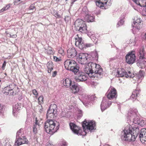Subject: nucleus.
I'll return each instance as SVG.
<instances>
[{"mask_svg":"<svg viewBox=\"0 0 146 146\" xmlns=\"http://www.w3.org/2000/svg\"><path fill=\"white\" fill-rule=\"evenodd\" d=\"M67 56L69 58H73L77 54V52L74 48H69L67 51Z\"/></svg>","mask_w":146,"mask_h":146,"instance_id":"a211bd4d","label":"nucleus"},{"mask_svg":"<svg viewBox=\"0 0 146 146\" xmlns=\"http://www.w3.org/2000/svg\"><path fill=\"white\" fill-rule=\"evenodd\" d=\"M144 5L143 7H145V9L143 10L142 11L143 15L146 16V0L145 1Z\"/></svg>","mask_w":146,"mask_h":146,"instance_id":"e433bc0d","label":"nucleus"},{"mask_svg":"<svg viewBox=\"0 0 146 146\" xmlns=\"http://www.w3.org/2000/svg\"><path fill=\"white\" fill-rule=\"evenodd\" d=\"M21 134L20 131H18L17 133V139L15 143L16 145H17L18 146L27 143V139L25 136L19 137L18 136Z\"/></svg>","mask_w":146,"mask_h":146,"instance_id":"9d476101","label":"nucleus"},{"mask_svg":"<svg viewBox=\"0 0 146 146\" xmlns=\"http://www.w3.org/2000/svg\"><path fill=\"white\" fill-rule=\"evenodd\" d=\"M58 53L62 56H64L65 54L64 51L61 47H60L59 48Z\"/></svg>","mask_w":146,"mask_h":146,"instance_id":"72a5a7b5","label":"nucleus"},{"mask_svg":"<svg viewBox=\"0 0 146 146\" xmlns=\"http://www.w3.org/2000/svg\"><path fill=\"white\" fill-rule=\"evenodd\" d=\"M141 131L139 135L140 140L142 143L145 144H146V129H141Z\"/></svg>","mask_w":146,"mask_h":146,"instance_id":"2eb2a0df","label":"nucleus"},{"mask_svg":"<svg viewBox=\"0 0 146 146\" xmlns=\"http://www.w3.org/2000/svg\"><path fill=\"white\" fill-rule=\"evenodd\" d=\"M49 108L50 110H52L53 111L56 113L57 111V105L56 104H51Z\"/></svg>","mask_w":146,"mask_h":146,"instance_id":"2f4dec72","label":"nucleus"},{"mask_svg":"<svg viewBox=\"0 0 146 146\" xmlns=\"http://www.w3.org/2000/svg\"><path fill=\"white\" fill-rule=\"evenodd\" d=\"M17 37V35H10V37L13 38H15Z\"/></svg>","mask_w":146,"mask_h":146,"instance_id":"603ef678","label":"nucleus"},{"mask_svg":"<svg viewBox=\"0 0 146 146\" xmlns=\"http://www.w3.org/2000/svg\"><path fill=\"white\" fill-rule=\"evenodd\" d=\"M74 27L76 31L81 32L83 33L87 32V25L84 21L81 19L77 20L75 22Z\"/></svg>","mask_w":146,"mask_h":146,"instance_id":"423d86ee","label":"nucleus"},{"mask_svg":"<svg viewBox=\"0 0 146 146\" xmlns=\"http://www.w3.org/2000/svg\"><path fill=\"white\" fill-rule=\"evenodd\" d=\"M18 88L16 85L14 84H11L3 89V92L6 95L10 94L14 95L16 94L18 90Z\"/></svg>","mask_w":146,"mask_h":146,"instance_id":"0eeeda50","label":"nucleus"},{"mask_svg":"<svg viewBox=\"0 0 146 146\" xmlns=\"http://www.w3.org/2000/svg\"><path fill=\"white\" fill-rule=\"evenodd\" d=\"M140 90L138 89H135L132 92V95L131 98L133 99L136 98L138 95L139 94L140 92Z\"/></svg>","mask_w":146,"mask_h":146,"instance_id":"a878e982","label":"nucleus"},{"mask_svg":"<svg viewBox=\"0 0 146 146\" xmlns=\"http://www.w3.org/2000/svg\"><path fill=\"white\" fill-rule=\"evenodd\" d=\"M63 86L68 88L72 84L71 80L68 78L62 81V82Z\"/></svg>","mask_w":146,"mask_h":146,"instance_id":"4be33fe9","label":"nucleus"},{"mask_svg":"<svg viewBox=\"0 0 146 146\" xmlns=\"http://www.w3.org/2000/svg\"><path fill=\"white\" fill-rule=\"evenodd\" d=\"M82 125L84 129L83 130L81 127L77 126L73 123H70L69 124L71 129L75 134L83 136L86 135V129L90 131L93 130L95 126V122L94 121L87 122L85 121L83 122Z\"/></svg>","mask_w":146,"mask_h":146,"instance_id":"f257e3e1","label":"nucleus"},{"mask_svg":"<svg viewBox=\"0 0 146 146\" xmlns=\"http://www.w3.org/2000/svg\"><path fill=\"white\" fill-rule=\"evenodd\" d=\"M46 146H54L53 145L51 144L50 143L48 144Z\"/></svg>","mask_w":146,"mask_h":146,"instance_id":"5fc2aeb1","label":"nucleus"},{"mask_svg":"<svg viewBox=\"0 0 146 146\" xmlns=\"http://www.w3.org/2000/svg\"><path fill=\"white\" fill-rule=\"evenodd\" d=\"M3 143V145L2 146H12V142L7 139H5Z\"/></svg>","mask_w":146,"mask_h":146,"instance_id":"c756f323","label":"nucleus"},{"mask_svg":"<svg viewBox=\"0 0 146 146\" xmlns=\"http://www.w3.org/2000/svg\"><path fill=\"white\" fill-rule=\"evenodd\" d=\"M67 18H68V17H66L65 19H64V20H65V21H66V19H67Z\"/></svg>","mask_w":146,"mask_h":146,"instance_id":"4d7b16f0","label":"nucleus"},{"mask_svg":"<svg viewBox=\"0 0 146 146\" xmlns=\"http://www.w3.org/2000/svg\"><path fill=\"white\" fill-rule=\"evenodd\" d=\"M32 92L33 94L35 96V97L37 98L38 94L37 91L35 89H34L32 90Z\"/></svg>","mask_w":146,"mask_h":146,"instance_id":"58836bf2","label":"nucleus"},{"mask_svg":"<svg viewBox=\"0 0 146 146\" xmlns=\"http://www.w3.org/2000/svg\"><path fill=\"white\" fill-rule=\"evenodd\" d=\"M54 60L56 62H59L61 60L60 58H59L56 56H53Z\"/></svg>","mask_w":146,"mask_h":146,"instance_id":"a19ab883","label":"nucleus"},{"mask_svg":"<svg viewBox=\"0 0 146 146\" xmlns=\"http://www.w3.org/2000/svg\"><path fill=\"white\" fill-rule=\"evenodd\" d=\"M91 67L92 68L94 79L98 80L100 79L102 76L103 72L100 66L95 63L92 62Z\"/></svg>","mask_w":146,"mask_h":146,"instance_id":"39448f33","label":"nucleus"},{"mask_svg":"<svg viewBox=\"0 0 146 146\" xmlns=\"http://www.w3.org/2000/svg\"><path fill=\"white\" fill-rule=\"evenodd\" d=\"M85 19L88 22H92L94 21V17L93 16L88 15L86 16Z\"/></svg>","mask_w":146,"mask_h":146,"instance_id":"c85d7f7f","label":"nucleus"},{"mask_svg":"<svg viewBox=\"0 0 146 146\" xmlns=\"http://www.w3.org/2000/svg\"><path fill=\"white\" fill-rule=\"evenodd\" d=\"M133 122L135 124L140 125L142 126L145 125L144 121L139 117L135 118L133 119Z\"/></svg>","mask_w":146,"mask_h":146,"instance_id":"5701e85b","label":"nucleus"},{"mask_svg":"<svg viewBox=\"0 0 146 146\" xmlns=\"http://www.w3.org/2000/svg\"><path fill=\"white\" fill-rule=\"evenodd\" d=\"M54 16L56 18H60L61 17L60 15L59 14L58 12H56V13L54 15Z\"/></svg>","mask_w":146,"mask_h":146,"instance_id":"c03bdc74","label":"nucleus"},{"mask_svg":"<svg viewBox=\"0 0 146 146\" xmlns=\"http://www.w3.org/2000/svg\"><path fill=\"white\" fill-rule=\"evenodd\" d=\"M126 72L124 69L123 68H118L116 74V76L117 77H123L124 76H125Z\"/></svg>","mask_w":146,"mask_h":146,"instance_id":"aec40b11","label":"nucleus"},{"mask_svg":"<svg viewBox=\"0 0 146 146\" xmlns=\"http://www.w3.org/2000/svg\"><path fill=\"white\" fill-rule=\"evenodd\" d=\"M125 61L128 64H133L136 60V56L134 51L129 52L125 56Z\"/></svg>","mask_w":146,"mask_h":146,"instance_id":"1a4fd4ad","label":"nucleus"},{"mask_svg":"<svg viewBox=\"0 0 146 146\" xmlns=\"http://www.w3.org/2000/svg\"><path fill=\"white\" fill-rule=\"evenodd\" d=\"M57 72L56 71H55L54 72L52 73V76L53 77H54L55 76H56V75L57 74Z\"/></svg>","mask_w":146,"mask_h":146,"instance_id":"8fccbe9b","label":"nucleus"},{"mask_svg":"<svg viewBox=\"0 0 146 146\" xmlns=\"http://www.w3.org/2000/svg\"><path fill=\"white\" fill-rule=\"evenodd\" d=\"M137 4L141 7H143L144 5L145 0H133Z\"/></svg>","mask_w":146,"mask_h":146,"instance_id":"bb28decb","label":"nucleus"},{"mask_svg":"<svg viewBox=\"0 0 146 146\" xmlns=\"http://www.w3.org/2000/svg\"><path fill=\"white\" fill-rule=\"evenodd\" d=\"M44 52L45 53L49 54H51L53 52L52 49H46L45 48V50Z\"/></svg>","mask_w":146,"mask_h":146,"instance_id":"c9c22d12","label":"nucleus"},{"mask_svg":"<svg viewBox=\"0 0 146 146\" xmlns=\"http://www.w3.org/2000/svg\"><path fill=\"white\" fill-rule=\"evenodd\" d=\"M21 108L20 106L18 103L16 104L13 107V112L16 113L19 111Z\"/></svg>","mask_w":146,"mask_h":146,"instance_id":"cd10ccee","label":"nucleus"},{"mask_svg":"<svg viewBox=\"0 0 146 146\" xmlns=\"http://www.w3.org/2000/svg\"><path fill=\"white\" fill-rule=\"evenodd\" d=\"M46 66L48 69V72L50 73L53 69V64L52 62H49L46 64Z\"/></svg>","mask_w":146,"mask_h":146,"instance_id":"393cba45","label":"nucleus"},{"mask_svg":"<svg viewBox=\"0 0 146 146\" xmlns=\"http://www.w3.org/2000/svg\"><path fill=\"white\" fill-rule=\"evenodd\" d=\"M77 0H72V3H73L77 1Z\"/></svg>","mask_w":146,"mask_h":146,"instance_id":"6e6d98bb","label":"nucleus"},{"mask_svg":"<svg viewBox=\"0 0 146 146\" xmlns=\"http://www.w3.org/2000/svg\"><path fill=\"white\" fill-rule=\"evenodd\" d=\"M35 4H33L31 5L29 8V10H33V9H35Z\"/></svg>","mask_w":146,"mask_h":146,"instance_id":"ea45409f","label":"nucleus"},{"mask_svg":"<svg viewBox=\"0 0 146 146\" xmlns=\"http://www.w3.org/2000/svg\"><path fill=\"white\" fill-rule=\"evenodd\" d=\"M88 55L84 53H81L77 58L78 62L81 64H85L88 63Z\"/></svg>","mask_w":146,"mask_h":146,"instance_id":"f8f14e48","label":"nucleus"},{"mask_svg":"<svg viewBox=\"0 0 146 146\" xmlns=\"http://www.w3.org/2000/svg\"><path fill=\"white\" fill-rule=\"evenodd\" d=\"M85 47L84 48H85L86 47H90L92 45L91 44H90V43L86 44H85Z\"/></svg>","mask_w":146,"mask_h":146,"instance_id":"49530a36","label":"nucleus"},{"mask_svg":"<svg viewBox=\"0 0 146 146\" xmlns=\"http://www.w3.org/2000/svg\"><path fill=\"white\" fill-rule=\"evenodd\" d=\"M75 44L81 49H84L85 47V44L83 42L82 38L79 36L78 35H76L75 37Z\"/></svg>","mask_w":146,"mask_h":146,"instance_id":"ddd939ff","label":"nucleus"},{"mask_svg":"<svg viewBox=\"0 0 146 146\" xmlns=\"http://www.w3.org/2000/svg\"><path fill=\"white\" fill-rule=\"evenodd\" d=\"M1 82V80H0V82Z\"/></svg>","mask_w":146,"mask_h":146,"instance_id":"bf43d9fd","label":"nucleus"},{"mask_svg":"<svg viewBox=\"0 0 146 146\" xmlns=\"http://www.w3.org/2000/svg\"><path fill=\"white\" fill-rule=\"evenodd\" d=\"M56 113V112L52 110H50L49 108L46 114L47 117L50 118H53Z\"/></svg>","mask_w":146,"mask_h":146,"instance_id":"b1692460","label":"nucleus"},{"mask_svg":"<svg viewBox=\"0 0 146 146\" xmlns=\"http://www.w3.org/2000/svg\"><path fill=\"white\" fill-rule=\"evenodd\" d=\"M35 125H36L37 126V125H38V126H39V123L38 122V120H37V118H36V122H35Z\"/></svg>","mask_w":146,"mask_h":146,"instance_id":"864d4df0","label":"nucleus"},{"mask_svg":"<svg viewBox=\"0 0 146 146\" xmlns=\"http://www.w3.org/2000/svg\"><path fill=\"white\" fill-rule=\"evenodd\" d=\"M142 38L143 40H145L146 41V33H143V34Z\"/></svg>","mask_w":146,"mask_h":146,"instance_id":"a18cd8bd","label":"nucleus"},{"mask_svg":"<svg viewBox=\"0 0 146 146\" xmlns=\"http://www.w3.org/2000/svg\"><path fill=\"white\" fill-rule=\"evenodd\" d=\"M131 73L130 71L128 72V73H127V72H126V74H125V77L127 78L128 77H131Z\"/></svg>","mask_w":146,"mask_h":146,"instance_id":"37998d69","label":"nucleus"},{"mask_svg":"<svg viewBox=\"0 0 146 146\" xmlns=\"http://www.w3.org/2000/svg\"><path fill=\"white\" fill-rule=\"evenodd\" d=\"M43 96L42 95H41L39 96V97L38 98V104H41L43 103Z\"/></svg>","mask_w":146,"mask_h":146,"instance_id":"f704fd0d","label":"nucleus"},{"mask_svg":"<svg viewBox=\"0 0 146 146\" xmlns=\"http://www.w3.org/2000/svg\"><path fill=\"white\" fill-rule=\"evenodd\" d=\"M92 64V62L88 63V66L84 68V71L85 73L88 74L92 79H94L92 68L91 67Z\"/></svg>","mask_w":146,"mask_h":146,"instance_id":"4468645a","label":"nucleus"},{"mask_svg":"<svg viewBox=\"0 0 146 146\" xmlns=\"http://www.w3.org/2000/svg\"><path fill=\"white\" fill-rule=\"evenodd\" d=\"M64 65L66 69L71 71L75 74L79 71V67L74 60L70 59L66 60L64 62Z\"/></svg>","mask_w":146,"mask_h":146,"instance_id":"20e7f679","label":"nucleus"},{"mask_svg":"<svg viewBox=\"0 0 146 146\" xmlns=\"http://www.w3.org/2000/svg\"><path fill=\"white\" fill-rule=\"evenodd\" d=\"M6 61H4L2 66V68L3 70L4 69V68L6 66Z\"/></svg>","mask_w":146,"mask_h":146,"instance_id":"de8ad7c7","label":"nucleus"},{"mask_svg":"<svg viewBox=\"0 0 146 146\" xmlns=\"http://www.w3.org/2000/svg\"><path fill=\"white\" fill-rule=\"evenodd\" d=\"M142 21V20H141L140 18H135L134 19V22L138 23L141 24V22Z\"/></svg>","mask_w":146,"mask_h":146,"instance_id":"4c0bfd02","label":"nucleus"},{"mask_svg":"<svg viewBox=\"0 0 146 146\" xmlns=\"http://www.w3.org/2000/svg\"><path fill=\"white\" fill-rule=\"evenodd\" d=\"M11 4H8L6 6L3 7L2 9L0 10V13L3 12L9 9L10 7Z\"/></svg>","mask_w":146,"mask_h":146,"instance_id":"7c9ffc66","label":"nucleus"},{"mask_svg":"<svg viewBox=\"0 0 146 146\" xmlns=\"http://www.w3.org/2000/svg\"><path fill=\"white\" fill-rule=\"evenodd\" d=\"M96 2V5L102 9H106L111 4V0H98Z\"/></svg>","mask_w":146,"mask_h":146,"instance_id":"6e6552de","label":"nucleus"},{"mask_svg":"<svg viewBox=\"0 0 146 146\" xmlns=\"http://www.w3.org/2000/svg\"><path fill=\"white\" fill-rule=\"evenodd\" d=\"M122 21H120L118 23L117 25V27H119L120 26V25H121L122 24H121V22Z\"/></svg>","mask_w":146,"mask_h":146,"instance_id":"3c124183","label":"nucleus"},{"mask_svg":"<svg viewBox=\"0 0 146 146\" xmlns=\"http://www.w3.org/2000/svg\"><path fill=\"white\" fill-rule=\"evenodd\" d=\"M76 80L78 82L86 81L87 79V77L82 72L78 73V76L76 77Z\"/></svg>","mask_w":146,"mask_h":146,"instance_id":"f3484780","label":"nucleus"},{"mask_svg":"<svg viewBox=\"0 0 146 146\" xmlns=\"http://www.w3.org/2000/svg\"><path fill=\"white\" fill-rule=\"evenodd\" d=\"M70 88L73 93L76 94L78 92L81 88L80 86L78 84H74L70 86Z\"/></svg>","mask_w":146,"mask_h":146,"instance_id":"6ab92c4d","label":"nucleus"},{"mask_svg":"<svg viewBox=\"0 0 146 146\" xmlns=\"http://www.w3.org/2000/svg\"><path fill=\"white\" fill-rule=\"evenodd\" d=\"M107 97L110 100L116 98L117 97V92L116 90L113 88H110L107 93Z\"/></svg>","mask_w":146,"mask_h":146,"instance_id":"9b49d317","label":"nucleus"},{"mask_svg":"<svg viewBox=\"0 0 146 146\" xmlns=\"http://www.w3.org/2000/svg\"><path fill=\"white\" fill-rule=\"evenodd\" d=\"M132 26L133 28H135L137 29H139L140 27V24L134 22L133 24H132Z\"/></svg>","mask_w":146,"mask_h":146,"instance_id":"473e14b6","label":"nucleus"},{"mask_svg":"<svg viewBox=\"0 0 146 146\" xmlns=\"http://www.w3.org/2000/svg\"><path fill=\"white\" fill-rule=\"evenodd\" d=\"M61 144V146H67V144L66 142L64 141L62 142Z\"/></svg>","mask_w":146,"mask_h":146,"instance_id":"09e8293b","label":"nucleus"},{"mask_svg":"<svg viewBox=\"0 0 146 146\" xmlns=\"http://www.w3.org/2000/svg\"><path fill=\"white\" fill-rule=\"evenodd\" d=\"M31 13H28L27 14H30Z\"/></svg>","mask_w":146,"mask_h":146,"instance_id":"13d9d810","label":"nucleus"},{"mask_svg":"<svg viewBox=\"0 0 146 146\" xmlns=\"http://www.w3.org/2000/svg\"><path fill=\"white\" fill-rule=\"evenodd\" d=\"M44 128L47 133L52 135L57 131L59 127L56 125L54 121L51 119H48L45 123Z\"/></svg>","mask_w":146,"mask_h":146,"instance_id":"7ed1b4c3","label":"nucleus"},{"mask_svg":"<svg viewBox=\"0 0 146 146\" xmlns=\"http://www.w3.org/2000/svg\"><path fill=\"white\" fill-rule=\"evenodd\" d=\"M111 105V102L106 99H104L102 101L101 108L102 111H104L110 107Z\"/></svg>","mask_w":146,"mask_h":146,"instance_id":"dca6fc26","label":"nucleus"},{"mask_svg":"<svg viewBox=\"0 0 146 146\" xmlns=\"http://www.w3.org/2000/svg\"><path fill=\"white\" fill-rule=\"evenodd\" d=\"M138 55L139 56V60H143L145 58L144 57L145 54V51L144 49L141 48H140L138 50Z\"/></svg>","mask_w":146,"mask_h":146,"instance_id":"412c9836","label":"nucleus"},{"mask_svg":"<svg viewBox=\"0 0 146 146\" xmlns=\"http://www.w3.org/2000/svg\"><path fill=\"white\" fill-rule=\"evenodd\" d=\"M37 125H34L33 128V131L34 133L36 134L37 132Z\"/></svg>","mask_w":146,"mask_h":146,"instance_id":"79ce46f5","label":"nucleus"},{"mask_svg":"<svg viewBox=\"0 0 146 146\" xmlns=\"http://www.w3.org/2000/svg\"><path fill=\"white\" fill-rule=\"evenodd\" d=\"M139 130L136 127H133L129 125V127L126 128L122 133L123 139L129 141H134L138 136Z\"/></svg>","mask_w":146,"mask_h":146,"instance_id":"f03ea898","label":"nucleus"}]
</instances>
